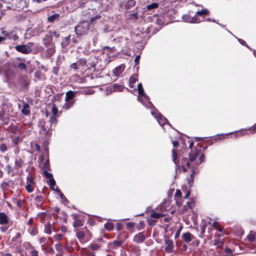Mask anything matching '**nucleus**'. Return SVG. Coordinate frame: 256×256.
Here are the masks:
<instances>
[{
	"instance_id": "f257e3e1",
	"label": "nucleus",
	"mask_w": 256,
	"mask_h": 256,
	"mask_svg": "<svg viewBox=\"0 0 256 256\" xmlns=\"http://www.w3.org/2000/svg\"><path fill=\"white\" fill-rule=\"evenodd\" d=\"M189 157L190 160L186 158H182L181 166L184 172L188 170V168H191L192 173L190 176L192 178L194 174L196 172L197 166L203 161L204 156L200 150L194 149L192 150L189 154Z\"/></svg>"
},
{
	"instance_id": "f03ea898",
	"label": "nucleus",
	"mask_w": 256,
	"mask_h": 256,
	"mask_svg": "<svg viewBox=\"0 0 256 256\" xmlns=\"http://www.w3.org/2000/svg\"><path fill=\"white\" fill-rule=\"evenodd\" d=\"M138 101L140 102L146 108H151L152 106V104L150 101L148 96L144 92L141 83L138 84Z\"/></svg>"
},
{
	"instance_id": "7ed1b4c3",
	"label": "nucleus",
	"mask_w": 256,
	"mask_h": 256,
	"mask_svg": "<svg viewBox=\"0 0 256 256\" xmlns=\"http://www.w3.org/2000/svg\"><path fill=\"white\" fill-rule=\"evenodd\" d=\"M174 22H181L182 21L185 22L196 24L199 23L202 21H208V22H216L214 18H208L206 20H204V17H202V20H200L198 17H177L178 19H176V17H168Z\"/></svg>"
},
{
	"instance_id": "20e7f679",
	"label": "nucleus",
	"mask_w": 256,
	"mask_h": 256,
	"mask_svg": "<svg viewBox=\"0 0 256 256\" xmlns=\"http://www.w3.org/2000/svg\"><path fill=\"white\" fill-rule=\"evenodd\" d=\"M94 20V18H90L87 20H82L76 26L75 32L78 35H82L85 34L88 31L90 22H92Z\"/></svg>"
},
{
	"instance_id": "39448f33",
	"label": "nucleus",
	"mask_w": 256,
	"mask_h": 256,
	"mask_svg": "<svg viewBox=\"0 0 256 256\" xmlns=\"http://www.w3.org/2000/svg\"><path fill=\"white\" fill-rule=\"evenodd\" d=\"M48 110H50L52 114V116H50L49 122L52 124H54V126H55L57 122V120L56 118V116L58 112V110L57 108L56 107V106L54 104L48 106L47 107L46 112V116L47 117H48L50 115V112H48Z\"/></svg>"
},
{
	"instance_id": "423d86ee",
	"label": "nucleus",
	"mask_w": 256,
	"mask_h": 256,
	"mask_svg": "<svg viewBox=\"0 0 256 256\" xmlns=\"http://www.w3.org/2000/svg\"><path fill=\"white\" fill-rule=\"evenodd\" d=\"M77 64L79 68H82V70H86L91 68H94L96 66L95 62L87 63L86 60L83 58H80L77 61Z\"/></svg>"
},
{
	"instance_id": "0eeeda50",
	"label": "nucleus",
	"mask_w": 256,
	"mask_h": 256,
	"mask_svg": "<svg viewBox=\"0 0 256 256\" xmlns=\"http://www.w3.org/2000/svg\"><path fill=\"white\" fill-rule=\"evenodd\" d=\"M152 114L156 119L158 122L160 126H163L168 122L167 120L163 116L160 114L158 112V110L154 108L151 110Z\"/></svg>"
},
{
	"instance_id": "6e6552de",
	"label": "nucleus",
	"mask_w": 256,
	"mask_h": 256,
	"mask_svg": "<svg viewBox=\"0 0 256 256\" xmlns=\"http://www.w3.org/2000/svg\"><path fill=\"white\" fill-rule=\"evenodd\" d=\"M53 36H54L56 38H58L59 34L56 32H50L48 34H46L42 40L43 44L45 46L53 44L52 42Z\"/></svg>"
},
{
	"instance_id": "1a4fd4ad",
	"label": "nucleus",
	"mask_w": 256,
	"mask_h": 256,
	"mask_svg": "<svg viewBox=\"0 0 256 256\" xmlns=\"http://www.w3.org/2000/svg\"><path fill=\"white\" fill-rule=\"evenodd\" d=\"M146 238V235L144 232H140L136 234L133 240L136 243L143 242Z\"/></svg>"
},
{
	"instance_id": "9d476101",
	"label": "nucleus",
	"mask_w": 256,
	"mask_h": 256,
	"mask_svg": "<svg viewBox=\"0 0 256 256\" xmlns=\"http://www.w3.org/2000/svg\"><path fill=\"white\" fill-rule=\"evenodd\" d=\"M164 243L166 245L165 248V250L167 252H172L174 248V244L172 240H170L168 238H164Z\"/></svg>"
},
{
	"instance_id": "9b49d317",
	"label": "nucleus",
	"mask_w": 256,
	"mask_h": 256,
	"mask_svg": "<svg viewBox=\"0 0 256 256\" xmlns=\"http://www.w3.org/2000/svg\"><path fill=\"white\" fill-rule=\"evenodd\" d=\"M16 49L23 54H28L31 51V48L27 45H18L16 46Z\"/></svg>"
},
{
	"instance_id": "f8f14e48",
	"label": "nucleus",
	"mask_w": 256,
	"mask_h": 256,
	"mask_svg": "<svg viewBox=\"0 0 256 256\" xmlns=\"http://www.w3.org/2000/svg\"><path fill=\"white\" fill-rule=\"evenodd\" d=\"M44 176L49 179V184L50 188L52 190H54V186H56V182L52 177V174L48 173L46 171L44 172Z\"/></svg>"
},
{
	"instance_id": "ddd939ff",
	"label": "nucleus",
	"mask_w": 256,
	"mask_h": 256,
	"mask_svg": "<svg viewBox=\"0 0 256 256\" xmlns=\"http://www.w3.org/2000/svg\"><path fill=\"white\" fill-rule=\"evenodd\" d=\"M70 36H66L64 39L62 40L61 42L62 50L64 52L67 51V47L70 44Z\"/></svg>"
},
{
	"instance_id": "4468645a",
	"label": "nucleus",
	"mask_w": 256,
	"mask_h": 256,
	"mask_svg": "<svg viewBox=\"0 0 256 256\" xmlns=\"http://www.w3.org/2000/svg\"><path fill=\"white\" fill-rule=\"evenodd\" d=\"M46 52L48 56H51L54 54L56 50L54 44L46 46Z\"/></svg>"
},
{
	"instance_id": "2eb2a0df",
	"label": "nucleus",
	"mask_w": 256,
	"mask_h": 256,
	"mask_svg": "<svg viewBox=\"0 0 256 256\" xmlns=\"http://www.w3.org/2000/svg\"><path fill=\"white\" fill-rule=\"evenodd\" d=\"M124 70V65H120L116 67L112 71L114 74L115 76H119Z\"/></svg>"
},
{
	"instance_id": "dca6fc26",
	"label": "nucleus",
	"mask_w": 256,
	"mask_h": 256,
	"mask_svg": "<svg viewBox=\"0 0 256 256\" xmlns=\"http://www.w3.org/2000/svg\"><path fill=\"white\" fill-rule=\"evenodd\" d=\"M182 238L187 243L190 242L193 238V236L188 232L184 233L182 234Z\"/></svg>"
},
{
	"instance_id": "f3484780",
	"label": "nucleus",
	"mask_w": 256,
	"mask_h": 256,
	"mask_svg": "<svg viewBox=\"0 0 256 256\" xmlns=\"http://www.w3.org/2000/svg\"><path fill=\"white\" fill-rule=\"evenodd\" d=\"M8 222V217L4 212L0 213V224H4Z\"/></svg>"
},
{
	"instance_id": "a211bd4d",
	"label": "nucleus",
	"mask_w": 256,
	"mask_h": 256,
	"mask_svg": "<svg viewBox=\"0 0 256 256\" xmlns=\"http://www.w3.org/2000/svg\"><path fill=\"white\" fill-rule=\"evenodd\" d=\"M152 20L154 21L156 24L160 26L164 25V17H153Z\"/></svg>"
},
{
	"instance_id": "6ab92c4d",
	"label": "nucleus",
	"mask_w": 256,
	"mask_h": 256,
	"mask_svg": "<svg viewBox=\"0 0 256 256\" xmlns=\"http://www.w3.org/2000/svg\"><path fill=\"white\" fill-rule=\"evenodd\" d=\"M52 229L54 231H56L54 228H52V226L50 223H48L44 226V232L48 234H50L52 232Z\"/></svg>"
},
{
	"instance_id": "aec40b11",
	"label": "nucleus",
	"mask_w": 256,
	"mask_h": 256,
	"mask_svg": "<svg viewBox=\"0 0 256 256\" xmlns=\"http://www.w3.org/2000/svg\"><path fill=\"white\" fill-rule=\"evenodd\" d=\"M182 196V192L180 190H177L174 194V198L176 201V203L178 206H180L182 204V202L178 200Z\"/></svg>"
},
{
	"instance_id": "412c9836",
	"label": "nucleus",
	"mask_w": 256,
	"mask_h": 256,
	"mask_svg": "<svg viewBox=\"0 0 256 256\" xmlns=\"http://www.w3.org/2000/svg\"><path fill=\"white\" fill-rule=\"evenodd\" d=\"M138 80L137 76H132L129 80V86L130 88H134V84Z\"/></svg>"
},
{
	"instance_id": "4be33fe9",
	"label": "nucleus",
	"mask_w": 256,
	"mask_h": 256,
	"mask_svg": "<svg viewBox=\"0 0 256 256\" xmlns=\"http://www.w3.org/2000/svg\"><path fill=\"white\" fill-rule=\"evenodd\" d=\"M74 92L72 91H68L66 94L65 100L66 102L70 101L74 96Z\"/></svg>"
},
{
	"instance_id": "5701e85b",
	"label": "nucleus",
	"mask_w": 256,
	"mask_h": 256,
	"mask_svg": "<svg viewBox=\"0 0 256 256\" xmlns=\"http://www.w3.org/2000/svg\"><path fill=\"white\" fill-rule=\"evenodd\" d=\"M22 112L24 115H27L30 113V106L28 104H24Z\"/></svg>"
},
{
	"instance_id": "b1692460",
	"label": "nucleus",
	"mask_w": 256,
	"mask_h": 256,
	"mask_svg": "<svg viewBox=\"0 0 256 256\" xmlns=\"http://www.w3.org/2000/svg\"><path fill=\"white\" fill-rule=\"evenodd\" d=\"M196 15H208L209 14V11L205 8L202 9L200 10L197 11L196 12Z\"/></svg>"
},
{
	"instance_id": "393cba45",
	"label": "nucleus",
	"mask_w": 256,
	"mask_h": 256,
	"mask_svg": "<svg viewBox=\"0 0 256 256\" xmlns=\"http://www.w3.org/2000/svg\"><path fill=\"white\" fill-rule=\"evenodd\" d=\"M158 4L156 3V2H154V3H152L150 4H148V6H146V9L147 10H151L152 9H154V8H156L158 7Z\"/></svg>"
},
{
	"instance_id": "a878e982",
	"label": "nucleus",
	"mask_w": 256,
	"mask_h": 256,
	"mask_svg": "<svg viewBox=\"0 0 256 256\" xmlns=\"http://www.w3.org/2000/svg\"><path fill=\"white\" fill-rule=\"evenodd\" d=\"M123 86L117 84H115L113 85V89L115 92H120L123 90Z\"/></svg>"
},
{
	"instance_id": "bb28decb",
	"label": "nucleus",
	"mask_w": 256,
	"mask_h": 256,
	"mask_svg": "<svg viewBox=\"0 0 256 256\" xmlns=\"http://www.w3.org/2000/svg\"><path fill=\"white\" fill-rule=\"evenodd\" d=\"M172 159H173V162H174L176 164V171L177 170V168H178V162H177V160H176V158H177V154L176 153V152H175V150H172Z\"/></svg>"
},
{
	"instance_id": "cd10ccee",
	"label": "nucleus",
	"mask_w": 256,
	"mask_h": 256,
	"mask_svg": "<svg viewBox=\"0 0 256 256\" xmlns=\"http://www.w3.org/2000/svg\"><path fill=\"white\" fill-rule=\"evenodd\" d=\"M23 164V161L21 159L16 160L15 161V169H18L20 168Z\"/></svg>"
},
{
	"instance_id": "c85d7f7f",
	"label": "nucleus",
	"mask_w": 256,
	"mask_h": 256,
	"mask_svg": "<svg viewBox=\"0 0 256 256\" xmlns=\"http://www.w3.org/2000/svg\"><path fill=\"white\" fill-rule=\"evenodd\" d=\"M104 228L109 231L112 230L114 228L113 224L108 222L104 224Z\"/></svg>"
},
{
	"instance_id": "c756f323",
	"label": "nucleus",
	"mask_w": 256,
	"mask_h": 256,
	"mask_svg": "<svg viewBox=\"0 0 256 256\" xmlns=\"http://www.w3.org/2000/svg\"><path fill=\"white\" fill-rule=\"evenodd\" d=\"M164 215V214H162V213L153 212L151 214V216L154 218H158L162 217Z\"/></svg>"
},
{
	"instance_id": "7c9ffc66",
	"label": "nucleus",
	"mask_w": 256,
	"mask_h": 256,
	"mask_svg": "<svg viewBox=\"0 0 256 256\" xmlns=\"http://www.w3.org/2000/svg\"><path fill=\"white\" fill-rule=\"evenodd\" d=\"M248 238L250 242H254L256 239V236L254 232H250L248 236Z\"/></svg>"
},
{
	"instance_id": "2f4dec72",
	"label": "nucleus",
	"mask_w": 256,
	"mask_h": 256,
	"mask_svg": "<svg viewBox=\"0 0 256 256\" xmlns=\"http://www.w3.org/2000/svg\"><path fill=\"white\" fill-rule=\"evenodd\" d=\"M28 232L32 236H35L38 233L37 230L35 227L30 228L28 230Z\"/></svg>"
},
{
	"instance_id": "473e14b6",
	"label": "nucleus",
	"mask_w": 256,
	"mask_h": 256,
	"mask_svg": "<svg viewBox=\"0 0 256 256\" xmlns=\"http://www.w3.org/2000/svg\"><path fill=\"white\" fill-rule=\"evenodd\" d=\"M54 190L58 192V195L60 196V198H62V200H66V197L64 196L60 190H58V186H56V188H54Z\"/></svg>"
},
{
	"instance_id": "72a5a7b5",
	"label": "nucleus",
	"mask_w": 256,
	"mask_h": 256,
	"mask_svg": "<svg viewBox=\"0 0 256 256\" xmlns=\"http://www.w3.org/2000/svg\"><path fill=\"white\" fill-rule=\"evenodd\" d=\"M214 245L217 246L218 247L222 248L223 246V242L219 240H214Z\"/></svg>"
},
{
	"instance_id": "f704fd0d",
	"label": "nucleus",
	"mask_w": 256,
	"mask_h": 256,
	"mask_svg": "<svg viewBox=\"0 0 256 256\" xmlns=\"http://www.w3.org/2000/svg\"><path fill=\"white\" fill-rule=\"evenodd\" d=\"M26 188L27 192L29 193H30L33 191V188L30 184H27L26 186Z\"/></svg>"
},
{
	"instance_id": "c9c22d12",
	"label": "nucleus",
	"mask_w": 256,
	"mask_h": 256,
	"mask_svg": "<svg viewBox=\"0 0 256 256\" xmlns=\"http://www.w3.org/2000/svg\"><path fill=\"white\" fill-rule=\"evenodd\" d=\"M134 223L133 222H128L126 224V228L129 230L133 228L134 226Z\"/></svg>"
},
{
	"instance_id": "e433bc0d",
	"label": "nucleus",
	"mask_w": 256,
	"mask_h": 256,
	"mask_svg": "<svg viewBox=\"0 0 256 256\" xmlns=\"http://www.w3.org/2000/svg\"><path fill=\"white\" fill-rule=\"evenodd\" d=\"M76 236L78 239L82 240L84 236V234L82 232H78L76 234Z\"/></svg>"
},
{
	"instance_id": "4c0bfd02",
	"label": "nucleus",
	"mask_w": 256,
	"mask_h": 256,
	"mask_svg": "<svg viewBox=\"0 0 256 256\" xmlns=\"http://www.w3.org/2000/svg\"><path fill=\"white\" fill-rule=\"evenodd\" d=\"M82 222L78 220H76L73 224V226L75 228L82 226Z\"/></svg>"
},
{
	"instance_id": "58836bf2",
	"label": "nucleus",
	"mask_w": 256,
	"mask_h": 256,
	"mask_svg": "<svg viewBox=\"0 0 256 256\" xmlns=\"http://www.w3.org/2000/svg\"><path fill=\"white\" fill-rule=\"evenodd\" d=\"M100 245L97 244H93L89 246V248H90L92 250H98L100 248Z\"/></svg>"
},
{
	"instance_id": "ea45409f",
	"label": "nucleus",
	"mask_w": 256,
	"mask_h": 256,
	"mask_svg": "<svg viewBox=\"0 0 256 256\" xmlns=\"http://www.w3.org/2000/svg\"><path fill=\"white\" fill-rule=\"evenodd\" d=\"M212 226L216 228L218 231L222 232V228L218 224L217 222H214L212 224Z\"/></svg>"
},
{
	"instance_id": "a19ab883",
	"label": "nucleus",
	"mask_w": 256,
	"mask_h": 256,
	"mask_svg": "<svg viewBox=\"0 0 256 256\" xmlns=\"http://www.w3.org/2000/svg\"><path fill=\"white\" fill-rule=\"evenodd\" d=\"M6 169L7 172L9 174H13L14 170L12 168L10 165H8L6 166Z\"/></svg>"
},
{
	"instance_id": "79ce46f5",
	"label": "nucleus",
	"mask_w": 256,
	"mask_h": 256,
	"mask_svg": "<svg viewBox=\"0 0 256 256\" xmlns=\"http://www.w3.org/2000/svg\"><path fill=\"white\" fill-rule=\"evenodd\" d=\"M8 150L7 146L4 144H2L0 145V151L4 152Z\"/></svg>"
},
{
	"instance_id": "37998d69",
	"label": "nucleus",
	"mask_w": 256,
	"mask_h": 256,
	"mask_svg": "<svg viewBox=\"0 0 256 256\" xmlns=\"http://www.w3.org/2000/svg\"><path fill=\"white\" fill-rule=\"evenodd\" d=\"M73 104V102L68 101L65 104L64 106V108L66 109H68L72 106Z\"/></svg>"
},
{
	"instance_id": "c03bdc74",
	"label": "nucleus",
	"mask_w": 256,
	"mask_h": 256,
	"mask_svg": "<svg viewBox=\"0 0 256 256\" xmlns=\"http://www.w3.org/2000/svg\"><path fill=\"white\" fill-rule=\"evenodd\" d=\"M63 235L60 234H56L54 236V238L56 240H60L63 238Z\"/></svg>"
},
{
	"instance_id": "a18cd8bd",
	"label": "nucleus",
	"mask_w": 256,
	"mask_h": 256,
	"mask_svg": "<svg viewBox=\"0 0 256 256\" xmlns=\"http://www.w3.org/2000/svg\"><path fill=\"white\" fill-rule=\"evenodd\" d=\"M82 252H85L87 256H94V252H86V248H82Z\"/></svg>"
},
{
	"instance_id": "49530a36",
	"label": "nucleus",
	"mask_w": 256,
	"mask_h": 256,
	"mask_svg": "<svg viewBox=\"0 0 256 256\" xmlns=\"http://www.w3.org/2000/svg\"><path fill=\"white\" fill-rule=\"evenodd\" d=\"M55 248L57 251L60 252L62 250V246L60 243H58L55 245Z\"/></svg>"
},
{
	"instance_id": "de8ad7c7",
	"label": "nucleus",
	"mask_w": 256,
	"mask_h": 256,
	"mask_svg": "<svg viewBox=\"0 0 256 256\" xmlns=\"http://www.w3.org/2000/svg\"><path fill=\"white\" fill-rule=\"evenodd\" d=\"M18 67L21 70H24L26 69V66L24 63H20L18 65Z\"/></svg>"
},
{
	"instance_id": "09e8293b",
	"label": "nucleus",
	"mask_w": 256,
	"mask_h": 256,
	"mask_svg": "<svg viewBox=\"0 0 256 256\" xmlns=\"http://www.w3.org/2000/svg\"><path fill=\"white\" fill-rule=\"evenodd\" d=\"M70 68H71V69H73V70H76L80 69L78 68V66L77 62L76 63H74V62L72 63L70 65Z\"/></svg>"
},
{
	"instance_id": "8fccbe9b",
	"label": "nucleus",
	"mask_w": 256,
	"mask_h": 256,
	"mask_svg": "<svg viewBox=\"0 0 256 256\" xmlns=\"http://www.w3.org/2000/svg\"><path fill=\"white\" fill-rule=\"evenodd\" d=\"M121 242L118 240H114L113 242V245L115 248L118 247L120 246Z\"/></svg>"
},
{
	"instance_id": "3c124183",
	"label": "nucleus",
	"mask_w": 256,
	"mask_h": 256,
	"mask_svg": "<svg viewBox=\"0 0 256 256\" xmlns=\"http://www.w3.org/2000/svg\"><path fill=\"white\" fill-rule=\"evenodd\" d=\"M225 252L228 254V256H232V250L230 248H226L224 250Z\"/></svg>"
},
{
	"instance_id": "603ef678",
	"label": "nucleus",
	"mask_w": 256,
	"mask_h": 256,
	"mask_svg": "<svg viewBox=\"0 0 256 256\" xmlns=\"http://www.w3.org/2000/svg\"><path fill=\"white\" fill-rule=\"evenodd\" d=\"M135 4V2L134 0H128V6H134Z\"/></svg>"
},
{
	"instance_id": "864d4df0",
	"label": "nucleus",
	"mask_w": 256,
	"mask_h": 256,
	"mask_svg": "<svg viewBox=\"0 0 256 256\" xmlns=\"http://www.w3.org/2000/svg\"><path fill=\"white\" fill-rule=\"evenodd\" d=\"M140 59V56L137 55L136 56L135 59H134V62H135L136 64H137L139 63Z\"/></svg>"
},
{
	"instance_id": "5fc2aeb1",
	"label": "nucleus",
	"mask_w": 256,
	"mask_h": 256,
	"mask_svg": "<svg viewBox=\"0 0 256 256\" xmlns=\"http://www.w3.org/2000/svg\"><path fill=\"white\" fill-rule=\"evenodd\" d=\"M33 183V179L31 176H28L27 178V184H31Z\"/></svg>"
},
{
	"instance_id": "6e6d98bb",
	"label": "nucleus",
	"mask_w": 256,
	"mask_h": 256,
	"mask_svg": "<svg viewBox=\"0 0 256 256\" xmlns=\"http://www.w3.org/2000/svg\"><path fill=\"white\" fill-rule=\"evenodd\" d=\"M122 224L120 223H117L116 224V228L117 230H120L122 228Z\"/></svg>"
},
{
	"instance_id": "4d7b16f0",
	"label": "nucleus",
	"mask_w": 256,
	"mask_h": 256,
	"mask_svg": "<svg viewBox=\"0 0 256 256\" xmlns=\"http://www.w3.org/2000/svg\"><path fill=\"white\" fill-rule=\"evenodd\" d=\"M238 40L242 45L245 46L246 44V42L244 40L240 38H238Z\"/></svg>"
},
{
	"instance_id": "13d9d810",
	"label": "nucleus",
	"mask_w": 256,
	"mask_h": 256,
	"mask_svg": "<svg viewBox=\"0 0 256 256\" xmlns=\"http://www.w3.org/2000/svg\"><path fill=\"white\" fill-rule=\"evenodd\" d=\"M32 256H38V251L36 250H33L32 252Z\"/></svg>"
},
{
	"instance_id": "bf43d9fd",
	"label": "nucleus",
	"mask_w": 256,
	"mask_h": 256,
	"mask_svg": "<svg viewBox=\"0 0 256 256\" xmlns=\"http://www.w3.org/2000/svg\"><path fill=\"white\" fill-rule=\"evenodd\" d=\"M172 144H173V146L174 147H176V146H178L179 143L178 141H174L172 142Z\"/></svg>"
},
{
	"instance_id": "052dcab7",
	"label": "nucleus",
	"mask_w": 256,
	"mask_h": 256,
	"mask_svg": "<svg viewBox=\"0 0 256 256\" xmlns=\"http://www.w3.org/2000/svg\"><path fill=\"white\" fill-rule=\"evenodd\" d=\"M61 230L64 232H65L67 231V228L66 226H62L61 227Z\"/></svg>"
},
{
	"instance_id": "680f3d73",
	"label": "nucleus",
	"mask_w": 256,
	"mask_h": 256,
	"mask_svg": "<svg viewBox=\"0 0 256 256\" xmlns=\"http://www.w3.org/2000/svg\"><path fill=\"white\" fill-rule=\"evenodd\" d=\"M55 18L56 17H48V19L50 22H52L54 20Z\"/></svg>"
},
{
	"instance_id": "e2e57ef3",
	"label": "nucleus",
	"mask_w": 256,
	"mask_h": 256,
	"mask_svg": "<svg viewBox=\"0 0 256 256\" xmlns=\"http://www.w3.org/2000/svg\"><path fill=\"white\" fill-rule=\"evenodd\" d=\"M33 222V219L32 218H30L28 222V224L30 225L32 224V223Z\"/></svg>"
},
{
	"instance_id": "0e129e2a",
	"label": "nucleus",
	"mask_w": 256,
	"mask_h": 256,
	"mask_svg": "<svg viewBox=\"0 0 256 256\" xmlns=\"http://www.w3.org/2000/svg\"><path fill=\"white\" fill-rule=\"evenodd\" d=\"M190 192H187L185 196H184V198H187L189 196H190Z\"/></svg>"
},
{
	"instance_id": "69168bd1",
	"label": "nucleus",
	"mask_w": 256,
	"mask_h": 256,
	"mask_svg": "<svg viewBox=\"0 0 256 256\" xmlns=\"http://www.w3.org/2000/svg\"><path fill=\"white\" fill-rule=\"evenodd\" d=\"M86 94H93V91L92 90H89L88 91L86 92Z\"/></svg>"
},
{
	"instance_id": "338daca9",
	"label": "nucleus",
	"mask_w": 256,
	"mask_h": 256,
	"mask_svg": "<svg viewBox=\"0 0 256 256\" xmlns=\"http://www.w3.org/2000/svg\"><path fill=\"white\" fill-rule=\"evenodd\" d=\"M6 40V38L4 36H0V42H1L2 41L4 40Z\"/></svg>"
},
{
	"instance_id": "774afa93",
	"label": "nucleus",
	"mask_w": 256,
	"mask_h": 256,
	"mask_svg": "<svg viewBox=\"0 0 256 256\" xmlns=\"http://www.w3.org/2000/svg\"><path fill=\"white\" fill-rule=\"evenodd\" d=\"M252 128L254 131L256 130V124L252 127Z\"/></svg>"
}]
</instances>
